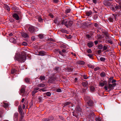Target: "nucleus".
Instances as JSON below:
<instances>
[{"label":"nucleus","instance_id":"c03bdc74","mask_svg":"<svg viewBox=\"0 0 121 121\" xmlns=\"http://www.w3.org/2000/svg\"><path fill=\"white\" fill-rule=\"evenodd\" d=\"M113 79V78H109L108 80V83H110L111 82H112V81Z\"/></svg>","mask_w":121,"mask_h":121},{"label":"nucleus","instance_id":"b1692460","mask_svg":"<svg viewBox=\"0 0 121 121\" xmlns=\"http://www.w3.org/2000/svg\"><path fill=\"white\" fill-rule=\"evenodd\" d=\"M92 12L91 11H87L86 12V15L88 16H90L92 14Z\"/></svg>","mask_w":121,"mask_h":121},{"label":"nucleus","instance_id":"c9c22d12","mask_svg":"<svg viewBox=\"0 0 121 121\" xmlns=\"http://www.w3.org/2000/svg\"><path fill=\"white\" fill-rule=\"evenodd\" d=\"M61 32L64 33H66L67 32V31L64 29H62L61 30Z\"/></svg>","mask_w":121,"mask_h":121},{"label":"nucleus","instance_id":"423d86ee","mask_svg":"<svg viewBox=\"0 0 121 121\" xmlns=\"http://www.w3.org/2000/svg\"><path fill=\"white\" fill-rule=\"evenodd\" d=\"M68 19H65L61 20L59 22V24L64 25L66 26L67 25V23L68 22Z\"/></svg>","mask_w":121,"mask_h":121},{"label":"nucleus","instance_id":"bf43d9fd","mask_svg":"<svg viewBox=\"0 0 121 121\" xmlns=\"http://www.w3.org/2000/svg\"><path fill=\"white\" fill-rule=\"evenodd\" d=\"M56 91L58 92H60L61 91V90L60 89L58 88L56 89Z\"/></svg>","mask_w":121,"mask_h":121},{"label":"nucleus","instance_id":"39448f33","mask_svg":"<svg viewBox=\"0 0 121 121\" xmlns=\"http://www.w3.org/2000/svg\"><path fill=\"white\" fill-rule=\"evenodd\" d=\"M89 113V115H88V118L90 119L89 121H92L94 118L95 117V114L92 111H90Z\"/></svg>","mask_w":121,"mask_h":121},{"label":"nucleus","instance_id":"9b49d317","mask_svg":"<svg viewBox=\"0 0 121 121\" xmlns=\"http://www.w3.org/2000/svg\"><path fill=\"white\" fill-rule=\"evenodd\" d=\"M18 114L17 112L15 113L14 115V121H18Z\"/></svg>","mask_w":121,"mask_h":121},{"label":"nucleus","instance_id":"5fc2aeb1","mask_svg":"<svg viewBox=\"0 0 121 121\" xmlns=\"http://www.w3.org/2000/svg\"><path fill=\"white\" fill-rule=\"evenodd\" d=\"M93 55L92 54H88L87 55V56H88L90 58H92V56H93Z\"/></svg>","mask_w":121,"mask_h":121},{"label":"nucleus","instance_id":"79ce46f5","mask_svg":"<svg viewBox=\"0 0 121 121\" xmlns=\"http://www.w3.org/2000/svg\"><path fill=\"white\" fill-rule=\"evenodd\" d=\"M87 52L88 53H90L92 52V51L91 49H89L87 50Z\"/></svg>","mask_w":121,"mask_h":121},{"label":"nucleus","instance_id":"473e14b6","mask_svg":"<svg viewBox=\"0 0 121 121\" xmlns=\"http://www.w3.org/2000/svg\"><path fill=\"white\" fill-rule=\"evenodd\" d=\"M17 70H17H16L14 69H13L11 70V73L12 74H13L15 73Z\"/></svg>","mask_w":121,"mask_h":121},{"label":"nucleus","instance_id":"052dcab7","mask_svg":"<svg viewBox=\"0 0 121 121\" xmlns=\"http://www.w3.org/2000/svg\"><path fill=\"white\" fill-rule=\"evenodd\" d=\"M39 89V88L38 87H36L35 88H34V90L36 91H37Z\"/></svg>","mask_w":121,"mask_h":121},{"label":"nucleus","instance_id":"1a4fd4ad","mask_svg":"<svg viewBox=\"0 0 121 121\" xmlns=\"http://www.w3.org/2000/svg\"><path fill=\"white\" fill-rule=\"evenodd\" d=\"M116 17L117 16L116 15L113 14L112 16H111L109 17L108 20L109 22H112L114 21V17L116 18Z\"/></svg>","mask_w":121,"mask_h":121},{"label":"nucleus","instance_id":"0eeeda50","mask_svg":"<svg viewBox=\"0 0 121 121\" xmlns=\"http://www.w3.org/2000/svg\"><path fill=\"white\" fill-rule=\"evenodd\" d=\"M112 0H108L104 1L103 2L104 4L106 6H110L112 5Z\"/></svg>","mask_w":121,"mask_h":121},{"label":"nucleus","instance_id":"6e6d98bb","mask_svg":"<svg viewBox=\"0 0 121 121\" xmlns=\"http://www.w3.org/2000/svg\"><path fill=\"white\" fill-rule=\"evenodd\" d=\"M99 69H100L99 68V67H96V68H95L94 69V70L95 71H97L98 70H99Z\"/></svg>","mask_w":121,"mask_h":121},{"label":"nucleus","instance_id":"0e129e2a","mask_svg":"<svg viewBox=\"0 0 121 121\" xmlns=\"http://www.w3.org/2000/svg\"><path fill=\"white\" fill-rule=\"evenodd\" d=\"M116 82V81L114 79H112V81L111 83L112 84L113 83H115V82Z\"/></svg>","mask_w":121,"mask_h":121},{"label":"nucleus","instance_id":"f257e3e1","mask_svg":"<svg viewBox=\"0 0 121 121\" xmlns=\"http://www.w3.org/2000/svg\"><path fill=\"white\" fill-rule=\"evenodd\" d=\"M26 59V57L24 55H20L17 54H16L14 59L21 62H24Z\"/></svg>","mask_w":121,"mask_h":121},{"label":"nucleus","instance_id":"7ed1b4c3","mask_svg":"<svg viewBox=\"0 0 121 121\" xmlns=\"http://www.w3.org/2000/svg\"><path fill=\"white\" fill-rule=\"evenodd\" d=\"M28 29L30 32L32 33L36 32L38 30V28L37 27L31 26L29 27Z\"/></svg>","mask_w":121,"mask_h":121},{"label":"nucleus","instance_id":"680f3d73","mask_svg":"<svg viewBox=\"0 0 121 121\" xmlns=\"http://www.w3.org/2000/svg\"><path fill=\"white\" fill-rule=\"evenodd\" d=\"M42 98L41 97H38V100L39 102H41L42 101Z\"/></svg>","mask_w":121,"mask_h":121},{"label":"nucleus","instance_id":"412c9836","mask_svg":"<svg viewBox=\"0 0 121 121\" xmlns=\"http://www.w3.org/2000/svg\"><path fill=\"white\" fill-rule=\"evenodd\" d=\"M73 70V68L71 67H68L66 69V71L68 72H72Z\"/></svg>","mask_w":121,"mask_h":121},{"label":"nucleus","instance_id":"49530a36","mask_svg":"<svg viewBox=\"0 0 121 121\" xmlns=\"http://www.w3.org/2000/svg\"><path fill=\"white\" fill-rule=\"evenodd\" d=\"M116 2L118 3L119 4H121V0H115Z\"/></svg>","mask_w":121,"mask_h":121},{"label":"nucleus","instance_id":"864d4df0","mask_svg":"<svg viewBox=\"0 0 121 121\" xmlns=\"http://www.w3.org/2000/svg\"><path fill=\"white\" fill-rule=\"evenodd\" d=\"M51 93L49 92H48L46 93V95L48 96H50L51 95Z\"/></svg>","mask_w":121,"mask_h":121},{"label":"nucleus","instance_id":"2eb2a0df","mask_svg":"<svg viewBox=\"0 0 121 121\" xmlns=\"http://www.w3.org/2000/svg\"><path fill=\"white\" fill-rule=\"evenodd\" d=\"M25 82L28 84H30L31 83L32 81L29 78H26L25 79Z\"/></svg>","mask_w":121,"mask_h":121},{"label":"nucleus","instance_id":"4be33fe9","mask_svg":"<svg viewBox=\"0 0 121 121\" xmlns=\"http://www.w3.org/2000/svg\"><path fill=\"white\" fill-rule=\"evenodd\" d=\"M21 35L23 37L25 38L27 37L28 36L26 34L23 32H22Z\"/></svg>","mask_w":121,"mask_h":121},{"label":"nucleus","instance_id":"6ab92c4d","mask_svg":"<svg viewBox=\"0 0 121 121\" xmlns=\"http://www.w3.org/2000/svg\"><path fill=\"white\" fill-rule=\"evenodd\" d=\"M9 41L13 43H15L16 42V40L15 38L11 37L9 39Z\"/></svg>","mask_w":121,"mask_h":121},{"label":"nucleus","instance_id":"4d7b16f0","mask_svg":"<svg viewBox=\"0 0 121 121\" xmlns=\"http://www.w3.org/2000/svg\"><path fill=\"white\" fill-rule=\"evenodd\" d=\"M59 68L58 67H56L54 68V69L56 71H58Z\"/></svg>","mask_w":121,"mask_h":121},{"label":"nucleus","instance_id":"a18cd8bd","mask_svg":"<svg viewBox=\"0 0 121 121\" xmlns=\"http://www.w3.org/2000/svg\"><path fill=\"white\" fill-rule=\"evenodd\" d=\"M98 48L100 49H102L103 48V46L101 44L99 45L98 46Z\"/></svg>","mask_w":121,"mask_h":121},{"label":"nucleus","instance_id":"69168bd1","mask_svg":"<svg viewBox=\"0 0 121 121\" xmlns=\"http://www.w3.org/2000/svg\"><path fill=\"white\" fill-rule=\"evenodd\" d=\"M53 2L54 3H57L59 2V0H53Z\"/></svg>","mask_w":121,"mask_h":121},{"label":"nucleus","instance_id":"4468645a","mask_svg":"<svg viewBox=\"0 0 121 121\" xmlns=\"http://www.w3.org/2000/svg\"><path fill=\"white\" fill-rule=\"evenodd\" d=\"M107 83V82L105 81H104L103 82H99V86H103L104 85H106Z\"/></svg>","mask_w":121,"mask_h":121},{"label":"nucleus","instance_id":"393cba45","mask_svg":"<svg viewBox=\"0 0 121 121\" xmlns=\"http://www.w3.org/2000/svg\"><path fill=\"white\" fill-rule=\"evenodd\" d=\"M100 75L101 77H104L106 76V75L104 72H102L100 73Z\"/></svg>","mask_w":121,"mask_h":121},{"label":"nucleus","instance_id":"a19ab883","mask_svg":"<svg viewBox=\"0 0 121 121\" xmlns=\"http://www.w3.org/2000/svg\"><path fill=\"white\" fill-rule=\"evenodd\" d=\"M111 9L112 10L114 11H115L116 10L115 7V8L112 6L111 7Z\"/></svg>","mask_w":121,"mask_h":121},{"label":"nucleus","instance_id":"603ef678","mask_svg":"<svg viewBox=\"0 0 121 121\" xmlns=\"http://www.w3.org/2000/svg\"><path fill=\"white\" fill-rule=\"evenodd\" d=\"M79 64L81 65H83L84 64V62L83 61H80L79 62Z\"/></svg>","mask_w":121,"mask_h":121},{"label":"nucleus","instance_id":"20e7f679","mask_svg":"<svg viewBox=\"0 0 121 121\" xmlns=\"http://www.w3.org/2000/svg\"><path fill=\"white\" fill-rule=\"evenodd\" d=\"M89 97L88 96H85L84 97V100H89V101L87 102V105L90 106H92L93 105V102L92 100H89Z\"/></svg>","mask_w":121,"mask_h":121},{"label":"nucleus","instance_id":"2f4dec72","mask_svg":"<svg viewBox=\"0 0 121 121\" xmlns=\"http://www.w3.org/2000/svg\"><path fill=\"white\" fill-rule=\"evenodd\" d=\"M70 103L71 102H66L64 104V106H68Z\"/></svg>","mask_w":121,"mask_h":121},{"label":"nucleus","instance_id":"58836bf2","mask_svg":"<svg viewBox=\"0 0 121 121\" xmlns=\"http://www.w3.org/2000/svg\"><path fill=\"white\" fill-rule=\"evenodd\" d=\"M24 117V115L23 113H21V117L20 118V121H21V119H23Z\"/></svg>","mask_w":121,"mask_h":121},{"label":"nucleus","instance_id":"7c9ffc66","mask_svg":"<svg viewBox=\"0 0 121 121\" xmlns=\"http://www.w3.org/2000/svg\"><path fill=\"white\" fill-rule=\"evenodd\" d=\"M38 19L39 22H42L43 21V19L41 17L39 16L38 17Z\"/></svg>","mask_w":121,"mask_h":121},{"label":"nucleus","instance_id":"de8ad7c7","mask_svg":"<svg viewBox=\"0 0 121 121\" xmlns=\"http://www.w3.org/2000/svg\"><path fill=\"white\" fill-rule=\"evenodd\" d=\"M50 119L48 118H45L42 120V121H50Z\"/></svg>","mask_w":121,"mask_h":121},{"label":"nucleus","instance_id":"bb28decb","mask_svg":"<svg viewBox=\"0 0 121 121\" xmlns=\"http://www.w3.org/2000/svg\"><path fill=\"white\" fill-rule=\"evenodd\" d=\"M38 36L40 39H43L44 37V35L42 34H40L38 35Z\"/></svg>","mask_w":121,"mask_h":121},{"label":"nucleus","instance_id":"3c124183","mask_svg":"<svg viewBox=\"0 0 121 121\" xmlns=\"http://www.w3.org/2000/svg\"><path fill=\"white\" fill-rule=\"evenodd\" d=\"M22 44L23 45L26 46L27 45V43L26 42H23L22 43Z\"/></svg>","mask_w":121,"mask_h":121},{"label":"nucleus","instance_id":"4c0bfd02","mask_svg":"<svg viewBox=\"0 0 121 121\" xmlns=\"http://www.w3.org/2000/svg\"><path fill=\"white\" fill-rule=\"evenodd\" d=\"M38 92V91H36L34 90L32 92V95L33 96L36 93Z\"/></svg>","mask_w":121,"mask_h":121},{"label":"nucleus","instance_id":"e433bc0d","mask_svg":"<svg viewBox=\"0 0 121 121\" xmlns=\"http://www.w3.org/2000/svg\"><path fill=\"white\" fill-rule=\"evenodd\" d=\"M19 112L22 113V109L21 108V107L19 106L18 107Z\"/></svg>","mask_w":121,"mask_h":121},{"label":"nucleus","instance_id":"37998d69","mask_svg":"<svg viewBox=\"0 0 121 121\" xmlns=\"http://www.w3.org/2000/svg\"><path fill=\"white\" fill-rule=\"evenodd\" d=\"M86 37L87 38H88V39L89 40H91V37L90 35H86Z\"/></svg>","mask_w":121,"mask_h":121},{"label":"nucleus","instance_id":"f704fd0d","mask_svg":"<svg viewBox=\"0 0 121 121\" xmlns=\"http://www.w3.org/2000/svg\"><path fill=\"white\" fill-rule=\"evenodd\" d=\"M107 42L111 44H112L113 43V42L112 41V40H111L110 39H108L107 40Z\"/></svg>","mask_w":121,"mask_h":121},{"label":"nucleus","instance_id":"5701e85b","mask_svg":"<svg viewBox=\"0 0 121 121\" xmlns=\"http://www.w3.org/2000/svg\"><path fill=\"white\" fill-rule=\"evenodd\" d=\"M45 54V52L43 51H41L39 52V54L38 55L41 56H44Z\"/></svg>","mask_w":121,"mask_h":121},{"label":"nucleus","instance_id":"e2e57ef3","mask_svg":"<svg viewBox=\"0 0 121 121\" xmlns=\"http://www.w3.org/2000/svg\"><path fill=\"white\" fill-rule=\"evenodd\" d=\"M49 16L52 18L53 17V15L52 14L50 13L49 14Z\"/></svg>","mask_w":121,"mask_h":121},{"label":"nucleus","instance_id":"774afa93","mask_svg":"<svg viewBox=\"0 0 121 121\" xmlns=\"http://www.w3.org/2000/svg\"><path fill=\"white\" fill-rule=\"evenodd\" d=\"M93 3L95 4H96L97 2V0H93Z\"/></svg>","mask_w":121,"mask_h":121},{"label":"nucleus","instance_id":"6e6552de","mask_svg":"<svg viewBox=\"0 0 121 121\" xmlns=\"http://www.w3.org/2000/svg\"><path fill=\"white\" fill-rule=\"evenodd\" d=\"M116 85V83H113L112 84L108 83V88L110 90H112L113 89V87L115 86Z\"/></svg>","mask_w":121,"mask_h":121},{"label":"nucleus","instance_id":"a878e982","mask_svg":"<svg viewBox=\"0 0 121 121\" xmlns=\"http://www.w3.org/2000/svg\"><path fill=\"white\" fill-rule=\"evenodd\" d=\"M45 84L43 83H41L37 85V86L39 87H43L45 86Z\"/></svg>","mask_w":121,"mask_h":121},{"label":"nucleus","instance_id":"f3484780","mask_svg":"<svg viewBox=\"0 0 121 121\" xmlns=\"http://www.w3.org/2000/svg\"><path fill=\"white\" fill-rule=\"evenodd\" d=\"M55 50L58 52L59 54L62 56H63L62 53H65L66 52L65 50L64 49H62V50L61 51H59V50L58 49H56Z\"/></svg>","mask_w":121,"mask_h":121},{"label":"nucleus","instance_id":"f03ea898","mask_svg":"<svg viewBox=\"0 0 121 121\" xmlns=\"http://www.w3.org/2000/svg\"><path fill=\"white\" fill-rule=\"evenodd\" d=\"M75 110L76 111H74L73 112V115L78 118L79 114L80 115L81 113V109L79 106H78L76 108Z\"/></svg>","mask_w":121,"mask_h":121},{"label":"nucleus","instance_id":"72a5a7b5","mask_svg":"<svg viewBox=\"0 0 121 121\" xmlns=\"http://www.w3.org/2000/svg\"><path fill=\"white\" fill-rule=\"evenodd\" d=\"M3 106L4 108L7 109V108L8 107V104L7 103H4Z\"/></svg>","mask_w":121,"mask_h":121},{"label":"nucleus","instance_id":"338daca9","mask_svg":"<svg viewBox=\"0 0 121 121\" xmlns=\"http://www.w3.org/2000/svg\"><path fill=\"white\" fill-rule=\"evenodd\" d=\"M70 10L69 9H67L66 11V12L67 13H69L70 12Z\"/></svg>","mask_w":121,"mask_h":121},{"label":"nucleus","instance_id":"9d476101","mask_svg":"<svg viewBox=\"0 0 121 121\" xmlns=\"http://www.w3.org/2000/svg\"><path fill=\"white\" fill-rule=\"evenodd\" d=\"M82 84L83 87L85 88L84 89V90H86L87 88L88 83L87 81H85L82 82Z\"/></svg>","mask_w":121,"mask_h":121},{"label":"nucleus","instance_id":"c85d7f7f","mask_svg":"<svg viewBox=\"0 0 121 121\" xmlns=\"http://www.w3.org/2000/svg\"><path fill=\"white\" fill-rule=\"evenodd\" d=\"M95 120L96 121H102L101 118L100 117H96L95 118Z\"/></svg>","mask_w":121,"mask_h":121},{"label":"nucleus","instance_id":"cd10ccee","mask_svg":"<svg viewBox=\"0 0 121 121\" xmlns=\"http://www.w3.org/2000/svg\"><path fill=\"white\" fill-rule=\"evenodd\" d=\"M115 8L116 10L118 9H121V6H119L118 5H116L115 7Z\"/></svg>","mask_w":121,"mask_h":121},{"label":"nucleus","instance_id":"f8f14e48","mask_svg":"<svg viewBox=\"0 0 121 121\" xmlns=\"http://www.w3.org/2000/svg\"><path fill=\"white\" fill-rule=\"evenodd\" d=\"M55 80L56 79L54 78H51L48 80V82L49 83H54V82Z\"/></svg>","mask_w":121,"mask_h":121},{"label":"nucleus","instance_id":"ea45409f","mask_svg":"<svg viewBox=\"0 0 121 121\" xmlns=\"http://www.w3.org/2000/svg\"><path fill=\"white\" fill-rule=\"evenodd\" d=\"M40 78L41 80H43L45 79V77L44 76H41L40 77Z\"/></svg>","mask_w":121,"mask_h":121},{"label":"nucleus","instance_id":"13d9d810","mask_svg":"<svg viewBox=\"0 0 121 121\" xmlns=\"http://www.w3.org/2000/svg\"><path fill=\"white\" fill-rule=\"evenodd\" d=\"M100 60L101 61H104L105 60V59L104 58L101 57L100 58Z\"/></svg>","mask_w":121,"mask_h":121},{"label":"nucleus","instance_id":"ddd939ff","mask_svg":"<svg viewBox=\"0 0 121 121\" xmlns=\"http://www.w3.org/2000/svg\"><path fill=\"white\" fill-rule=\"evenodd\" d=\"M26 88V86H23L22 87V88L20 91V94L22 96L23 95H22V94L24 92L25 90V88Z\"/></svg>","mask_w":121,"mask_h":121},{"label":"nucleus","instance_id":"dca6fc26","mask_svg":"<svg viewBox=\"0 0 121 121\" xmlns=\"http://www.w3.org/2000/svg\"><path fill=\"white\" fill-rule=\"evenodd\" d=\"M73 23V22L72 21L69 20H68V22L67 23V25L66 26V27H68L69 26H71Z\"/></svg>","mask_w":121,"mask_h":121},{"label":"nucleus","instance_id":"8fccbe9b","mask_svg":"<svg viewBox=\"0 0 121 121\" xmlns=\"http://www.w3.org/2000/svg\"><path fill=\"white\" fill-rule=\"evenodd\" d=\"M98 17L97 15H95L94 16L93 19L95 20H96L97 19Z\"/></svg>","mask_w":121,"mask_h":121},{"label":"nucleus","instance_id":"aec40b11","mask_svg":"<svg viewBox=\"0 0 121 121\" xmlns=\"http://www.w3.org/2000/svg\"><path fill=\"white\" fill-rule=\"evenodd\" d=\"M93 42H90L87 44V45L89 48H91L93 46Z\"/></svg>","mask_w":121,"mask_h":121},{"label":"nucleus","instance_id":"09e8293b","mask_svg":"<svg viewBox=\"0 0 121 121\" xmlns=\"http://www.w3.org/2000/svg\"><path fill=\"white\" fill-rule=\"evenodd\" d=\"M40 90H42L43 92H45L47 91V90L45 88H44L43 89Z\"/></svg>","mask_w":121,"mask_h":121},{"label":"nucleus","instance_id":"a211bd4d","mask_svg":"<svg viewBox=\"0 0 121 121\" xmlns=\"http://www.w3.org/2000/svg\"><path fill=\"white\" fill-rule=\"evenodd\" d=\"M13 17L17 20H18L19 19L18 16L16 14H14L13 15Z\"/></svg>","mask_w":121,"mask_h":121},{"label":"nucleus","instance_id":"c756f323","mask_svg":"<svg viewBox=\"0 0 121 121\" xmlns=\"http://www.w3.org/2000/svg\"><path fill=\"white\" fill-rule=\"evenodd\" d=\"M90 90L92 91H95V89L93 86H91L90 87Z\"/></svg>","mask_w":121,"mask_h":121}]
</instances>
